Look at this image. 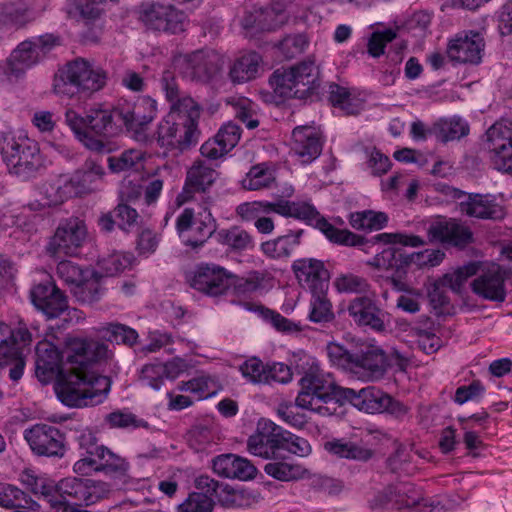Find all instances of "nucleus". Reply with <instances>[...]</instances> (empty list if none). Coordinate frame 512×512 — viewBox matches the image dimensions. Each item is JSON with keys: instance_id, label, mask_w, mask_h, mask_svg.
Returning a JSON list of instances; mask_svg holds the SVG:
<instances>
[{"instance_id": "1", "label": "nucleus", "mask_w": 512, "mask_h": 512, "mask_svg": "<svg viewBox=\"0 0 512 512\" xmlns=\"http://www.w3.org/2000/svg\"><path fill=\"white\" fill-rule=\"evenodd\" d=\"M63 355L71 367L55 385L58 399L68 407L100 404L107 397L111 379L91 370V364L112 357L105 343L80 338L66 340Z\"/></svg>"}, {"instance_id": "2", "label": "nucleus", "mask_w": 512, "mask_h": 512, "mask_svg": "<svg viewBox=\"0 0 512 512\" xmlns=\"http://www.w3.org/2000/svg\"><path fill=\"white\" fill-rule=\"evenodd\" d=\"M301 390L295 400L297 407L316 411L322 415H331L327 406L321 403L335 402L343 405L346 402L367 413H383L390 403V395L374 386L356 391L343 388L336 384L330 374L311 368L300 379Z\"/></svg>"}, {"instance_id": "3", "label": "nucleus", "mask_w": 512, "mask_h": 512, "mask_svg": "<svg viewBox=\"0 0 512 512\" xmlns=\"http://www.w3.org/2000/svg\"><path fill=\"white\" fill-rule=\"evenodd\" d=\"M327 355L333 365L362 381L381 379L388 367L385 352L374 346L361 345L348 349L337 343H329Z\"/></svg>"}, {"instance_id": "4", "label": "nucleus", "mask_w": 512, "mask_h": 512, "mask_svg": "<svg viewBox=\"0 0 512 512\" xmlns=\"http://www.w3.org/2000/svg\"><path fill=\"white\" fill-rule=\"evenodd\" d=\"M265 212H275L285 217H293L319 229L331 242L346 246H357L364 243L359 236L347 229H338L321 216L309 202L279 199L263 204Z\"/></svg>"}, {"instance_id": "5", "label": "nucleus", "mask_w": 512, "mask_h": 512, "mask_svg": "<svg viewBox=\"0 0 512 512\" xmlns=\"http://www.w3.org/2000/svg\"><path fill=\"white\" fill-rule=\"evenodd\" d=\"M199 110H171L160 121L157 127V142L161 147L184 151L198 142Z\"/></svg>"}, {"instance_id": "6", "label": "nucleus", "mask_w": 512, "mask_h": 512, "mask_svg": "<svg viewBox=\"0 0 512 512\" xmlns=\"http://www.w3.org/2000/svg\"><path fill=\"white\" fill-rule=\"evenodd\" d=\"M270 83L283 98L305 99L319 86V68L314 60L307 59L288 69L275 70Z\"/></svg>"}, {"instance_id": "7", "label": "nucleus", "mask_w": 512, "mask_h": 512, "mask_svg": "<svg viewBox=\"0 0 512 512\" xmlns=\"http://www.w3.org/2000/svg\"><path fill=\"white\" fill-rule=\"evenodd\" d=\"M106 72L94 66L84 58H77L69 62L61 71L60 83L55 87L62 93H69L67 86L76 91L96 92L102 89L106 83Z\"/></svg>"}, {"instance_id": "8", "label": "nucleus", "mask_w": 512, "mask_h": 512, "mask_svg": "<svg viewBox=\"0 0 512 512\" xmlns=\"http://www.w3.org/2000/svg\"><path fill=\"white\" fill-rule=\"evenodd\" d=\"M1 153L7 165L16 174H31L42 166L37 144L28 138L6 135L0 142Z\"/></svg>"}, {"instance_id": "9", "label": "nucleus", "mask_w": 512, "mask_h": 512, "mask_svg": "<svg viewBox=\"0 0 512 512\" xmlns=\"http://www.w3.org/2000/svg\"><path fill=\"white\" fill-rule=\"evenodd\" d=\"M194 216L193 209L185 208L177 217L176 229L186 246L197 249L202 247L213 235H216L217 222L208 206L204 207L203 212L198 213L196 219Z\"/></svg>"}, {"instance_id": "10", "label": "nucleus", "mask_w": 512, "mask_h": 512, "mask_svg": "<svg viewBox=\"0 0 512 512\" xmlns=\"http://www.w3.org/2000/svg\"><path fill=\"white\" fill-rule=\"evenodd\" d=\"M163 0L144 3L139 8V19L155 31L177 34L185 30L187 15L174 5Z\"/></svg>"}, {"instance_id": "11", "label": "nucleus", "mask_w": 512, "mask_h": 512, "mask_svg": "<svg viewBox=\"0 0 512 512\" xmlns=\"http://www.w3.org/2000/svg\"><path fill=\"white\" fill-rule=\"evenodd\" d=\"M59 44V38L45 34L21 42L8 59L7 73L19 77L28 68L43 60Z\"/></svg>"}, {"instance_id": "12", "label": "nucleus", "mask_w": 512, "mask_h": 512, "mask_svg": "<svg viewBox=\"0 0 512 512\" xmlns=\"http://www.w3.org/2000/svg\"><path fill=\"white\" fill-rule=\"evenodd\" d=\"M87 235V227L82 219L78 217L63 219L50 238L46 251L52 256L75 255L84 244Z\"/></svg>"}, {"instance_id": "13", "label": "nucleus", "mask_w": 512, "mask_h": 512, "mask_svg": "<svg viewBox=\"0 0 512 512\" xmlns=\"http://www.w3.org/2000/svg\"><path fill=\"white\" fill-rule=\"evenodd\" d=\"M449 195L457 200L459 211L471 218L500 220L505 216L504 208L492 194L466 193L457 188H449Z\"/></svg>"}, {"instance_id": "14", "label": "nucleus", "mask_w": 512, "mask_h": 512, "mask_svg": "<svg viewBox=\"0 0 512 512\" xmlns=\"http://www.w3.org/2000/svg\"><path fill=\"white\" fill-rule=\"evenodd\" d=\"M486 146L495 169L512 174V121L502 120L486 132Z\"/></svg>"}, {"instance_id": "15", "label": "nucleus", "mask_w": 512, "mask_h": 512, "mask_svg": "<svg viewBox=\"0 0 512 512\" xmlns=\"http://www.w3.org/2000/svg\"><path fill=\"white\" fill-rule=\"evenodd\" d=\"M24 438L37 456L62 458L65 455V434L53 425L35 424L24 431Z\"/></svg>"}, {"instance_id": "16", "label": "nucleus", "mask_w": 512, "mask_h": 512, "mask_svg": "<svg viewBox=\"0 0 512 512\" xmlns=\"http://www.w3.org/2000/svg\"><path fill=\"white\" fill-rule=\"evenodd\" d=\"M282 429L270 420H259L255 432L247 439V450L250 454L266 460L280 458L281 440H285Z\"/></svg>"}, {"instance_id": "17", "label": "nucleus", "mask_w": 512, "mask_h": 512, "mask_svg": "<svg viewBox=\"0 0 512 512\" xmlns=\"http://www.w3.org/2000/svg\"><path fill=\"white\" fill-rule=\"evenodd\" d=\"M190 286L211 297L225 294L233 283V274L214 263L197 265L188 279Z\"/></svg>"}, {"instance_id": "18", "label": "nucleus", "mask_w": 512, "mask_h": 512, "mask_svg": "<svg viewBox=\"0 0 512 512\" xmlns=\"http://www.w3.org/2000/svg\"><path fill=\"white\" fill-rule=\"evenodd\" d=\"M348 315L360 327H369L376 332L386 330L387 313L380 306L375 291L351 299L347 306Z\"/></svg>"}, {"instance_id": "19", "label": "nucleus", "mask_w": 512, "mask_h": 512, "mask_svg": "<svg viewBox=\"0 0 512 512\" xmlns=\"http://www.w3.org/2000/svg\"><path fill=\"white\" fill-rule=\"evenodd\" d=\"M122 131L125 129L136 135L145 131L156 116V101L142 97L134 104L123 103L116 106Z\"/></svg>"}, {"instance_id": "20", "label": "nucleus", "mask_w": 512, "mask_h": 512, "mask_svg": "<svg viewBox=\"0 0 512 512\" xmlns=\"http://www.w3.org/2000/svg\"><path fill=\"white\" fill-rule=\"evenodd\" d=\"M63 352L50 341H39L35 351V376L42 384L51 383L55 378L59 381L66 371L61 369Z\"/></svg>"}, {"instance_id": "21", "label": "nucleus", "mask_w": 512, "mask_h": 512, "mask_svg": "<svg viewBox=\"0 0 512 512\" xmlns=\"http://www.w3.org/2000/svg\"><path fill=\"white\" fill-rule=\"evenodd\" d=\"M218 177L217 171L204 161L198 160L188 169L185 185L182 192L177 196V202L181 205L194 198V193H200L205 204L210 197H204V193L212 186Z\"/></svg>"}, {"instance_id": "22", "label": "nucleus", "mask_w": 512, "mask_h": 512, "mask_svg": "<svg viewBox=\"0 0 512 512\" xmlns=\"http://www.w3.org/2000/svg\"><path fill=\"white\" fill-rule=\"evenodd\" d=\"M30 297L33 305L50 319L59 317L68 308L66 296L52 281L34 285Z\"/></svg>"}, {"instance_id": "23", "label": "nucleus", "mask_w": 512, "mask_h": 512, "mask_svg": "<svg viewBox=\"0 0 512 512\" xmlns=\"http://www.w3.org/2000/svg\"><path fill=\"white\" fill-rule=\"evenodd\" d=\"M186 73L192 79L209 82L216 79L223 66L220 54L213 50H197L185 58Z\"/></svg>"}, {"instance_id": "24", "label": "nucleus", "mask_w": 512, "mask_h": 512, "mask_svg": "<svg viewBox=\"0 0 512 512\" xmlns=\"http://www.w3.org/2000/svg\"><path fill=\"white\" fill-rule=\"evenodd\" d=\"M428 236L431 241L437 240L458 249H464L473 242L471 229L456 219L431 224Z\"/></svg>"}, {"instance_id": "25", "label": "nucleus", "mask_w": 512, "mask_h": 512, "mask_svg": "<svg viewBox=\"0 0 512 512\" xmlns=\"http://www.w3.org/2000/svg\"><path fill=\"white\" fill-rule=\"evenodd\" d=\"M471 288L477 296L485 300L503 302L506 298L505 275L496 264L483 270L472 281Z\"/></svg>"}, {"instance_id": "26", "label": "nucleus", "mask_w": 512, "mask_h": 512, "mask_svg": "<svg viewBox=\"0 0 512 512\" xmlns=\"http://www.w3.org/2000/svg\"><path fill=\"white\" fill-rule=\"evenodd\" d=\"M485 43L479 33L459 34L451 40L447 47V55L451 61L478 64L482 58Z\"/></svg>"}, {"instance_id": "27", "label": "nucleus", "mask_w": 512, "mask_h": 512, "mask_svg": "<svg viewBox=\"0 0 512 512\" xmlns=\"http://www.w3.org/2000/svg\"><path fill=\"white\" fill-rule=\"evenodd\" d=\"M323 142L320 133L311 126H298L292 132V151L303 164L318 158L322 152Z\"/></svg>"}, {"instance_id": "28", "label": "nucleus", "mask_w": 512, "mask_h": 512, "mask_svg": "<svg viewBox=\"0 0 512 512\" xmlns=\"http://www.w3.org/2000/svg\"><path fill=\"white\" fill-rule=\"evenodd\" d=\"M292 269L301 286L310 291L329 287L330 274L322 261L305 258L294 261Z\"/></svg>"}, {"instance_id": "29", "label": "nucleus", "mask_w": 512, "mask_h": 512, "mask_svg": "<svg viewBox=\"0 0 512 512\" xmlns=\"http://www.w3.org/2000/svg\"><path fill=\"white\" fill-rule=\"evenodd\" d=\"M241 136L240 127L232 122L224 124L214 136L200 148L201 155L210 160H216L233 149Z\"/></svg>"}, {"instance_id": "30", "label": "nucleus", "mask_w": 512, "mask_h": 512, "mask_svg": "<svg viewBox=\"0 0 512 512\" xmlns=\"http://www.w3.org/2000/svg\"><path fill=\"white\" fill-rule=\"evenodd\" d=\"M47 205L56 206L65 200L84 195L75 172L71 175H60L45 189Z\"/></svg>"}, {"instance_id": "31", "label": "nucleus", "mask_w": 512, "mask_h": 512, "mask_svg": "<svg viewBox=\"0 0 512 512\" xmlns=\"http://www.w3.org/2000/svg\"><path fill=\"white\" fill-rule=\"evenodd\" d=\"M160 83L166 99L171 103V110L184 112L192 110L200 111L199 105L191 97L184 95L181 91L178 80L172 71L165 70Z\"/></svg>"}, {"instance_id": "32", "label": "nucleus", "mask_w": 512, "mask_h": 512, "mask_svg": "<svg viewBox=\"0 0 512 512\" xmlns=\"http://www.w3.org/2000/svg\"><path fill=\"white\" fill-rule=\"evenodd\" d=\"M88 128L100 136L113 137L122 132L117 107L111 110L95 109L88 112Z\"/></svg>"}, {"instance_id": "33", "label": "nucleus", "mask_w": 512, "mask_h": 512, "mask_svg": "<svg viewBox=\"0 0 512 512\" xmlns=\"http://www.w3.org/2000/svg\"><path fill=\"white\" fill-rule=\"evenodd\" d=\"M262 58L257 52L238 57L230 66L228 77L233 84H243L256 78Z\"/></svg>"}, {"instance_id": "34", "label": "nucleus", "mask_w": 512, "mask_h": 512, "mask_svg": "<svg viewBox=\"0 0 512 512\" xmlns=\"http://www.w3.org/2000/svg\"><path fill=\"white\" fill-rule=\"evenodd\" d=\"M366 264L376 269H394L397 273L405 272L409 266V254L403 248L389 246L377 253Z\"/></svg>"}, {"instance_id": "35", "label": "nucleus", "mask_w": 512, "mask_h": 512, "mask_svg": "<svg viewBox=\"0 0 512 512\" xmlns=\"http://www.w3.org/2000/svg\"><path fill=\"white\" fill-rule=\"evenodd\" d=\"M303 230L289 231L273 240L261 244L262 252L270 258L289 257L293 250L300 244Z\"/></svg>"}, {"instance_id": "36", "label": "nucleus", "mask_w": 512, "mask_h": 512, "mask_svg": "<svg viewBox=\"0 0 512 512\" xmlns=\"http://www.w3.org/2000/svg\"><path fill=\"white\" fill-rule=\"evenodd\" d=\"M324 448L326 451L339 458L363 462L370 460L374 455L373 450L343 439L328 441L324 444Z\"/></svg>"}, {"instance_id": "37", "label": "nucleus", "mask_w": 512, "mask_h": 512, "mask_svg": "<svg viewBox=\"0 0 512 512\" xmlns=\"http://www.w3.org/2000/svg\"><path fill=\"white\" fill-rule=\"evenodd\" d=\"M24 366L25 361L20 347L10 339L0 344V367L8 369L12 381L16 382L22 377Z\"/></svg>"}, {"instance_id": "38", "label": "nucleus", "mask_w": 512, "mask_h": 512, "mask_svg": "<svg viewBox=\"0 0 512 512\" xmlns=\"http://www.w3.org/2000/svg\"><path fill=\"white\" fill-rule=\"evenodd\" d=\"M264 472L268 476L283 482L299 480L309 474L303 466L285 461L282 454L280 458L268 462L264 466Z\"/></svg>"}, {"instance_id": "39", "label": "nucleus", "mask_w": 512, "mask_h": 512, "mask_svg": "<svg viewBox=\"0 0 512 512\" xmlns=\"http://www.w3.org/2000/svg\"><path fill=\"white\" fill-rule=\"evenodd\" d=\"M0 506L20 510L38 511L40 505L22 490L8 483H0Z\"/></svg>"}, {"instance_id": "40", "label": "nucleus", "mask_w": 512, "mask_h": 512, "mask_svg": "<svg viewBox=\"0 0 512 512\" xmlns=\"http://www.w3.org/2000/svg\"><path fill=\"white\" fill-rule=\"evenodd\" d=\"M468 133V124L459 117L441 119L431 129V134L443 143L460 139Z\"/></svg>"}, {"instance_id": "41", "label": "nucleus", "mask_w": 512, "mask_h": 512, "mask_svg": "<svg viewBox=\"0 0 512 512\" xmlns=\"http://www.w3.org/2000/svg\"><path fill=\"white\" fill-rule=\"evenodd\" d=\"M258 30L270 31L280 27L287 19L285 4L273 2L265 7H257Z\"/></svg>"}, {"instance_id": "42", "label": "nucleus", "mask_w": 512, "mask_h": 512, "mask_svg": "<svg viewBox=\"0 0 512 512\" xmlns=\"http://www.w3.org/2000/svg\"><path fill=\"white\" fill-rule=\"evenodd\" d=\"M328 288L311 291L309 319L315 323H326L334 319L332 304L327 297Z\"/></svg>"}, {"instance_id": "43", "label": "nucleus", "mask_w": 512, "mask_h": 512, "mask_svg": "<svg viewBox=\"0 0 512 512\" xmlns=\"http://www.w3.org/2000/svg\"><path fill=\"white\" fill-rule=\"evenodd\" d=\"M215 238L218 243L228 246L234 251H243L253 247L252 236L246 230L238 226L218 231Z\"/></svg>"}, {"instance_id": "44", "label": "nucleus", "mask_w": 512, "mask_h": 512, "mask_svg": "<svg viewBox=\"0 0 512 512\" xmlns=\"http://www.w3.org/2000/svg\"><path fill=\"white\" fill-rule=\"evenodd\" d=\"M334 286L339 293L358 294L359 296L371 293V284L362 276L345 273L334 280Z\"/></svg>"}, {"instance_id": "45", "label": "nucleus", "mask_w": 512, "mask_h": 512, "mask_svg": "<svg viewBox=\"0 0 512 512\" xmlns=\"http://www.w3.org/2000/svg\"><path fill=\"white\" fill-rule=\"evenodd\" d=\"M86 479L67 477L57 483V494L65 501L71 500L75 504H85Z\"/></svg>"}, {"instance_id": "46", "label": "nucleus", "mask_w": 512, "mask_h": 512, "mask_svg": "<svg viewBox=\"0 0 512 512\" xmlns=\"http://www.w3.org/2000/svg\"><path fill=\"white\" fill-rule=\"evenodd\" d=\"M104 337L107 341L116 344H123L132 347L138 341V333L135 329L121 324V323H108L102 328Z\"/></svg>"}, {"instance_id": "47", "label": "nucleus", "mask_w": 512, "mask_h": 512, "mask_svg": "<svg viewBox=\"0 0 512 512\" xmlns=\"http://www.w3.org/2000/svg\"><path fill=\"white\" fill-rule=\"evenodd\" d=\"M350 225L355 229L379 230L386 226L388 217L384 212L365 210L352 213Z\"/></svg>"}, {"instance_id": "48", "label": "nucleus", "mask_w": 512, "mask_h": 512, "mask_svg": "<svg viewBox=\"0 0 512 512\" xmlns=\"http://www.w3.org/2000/svg\"><path fill=\"white\" fill-rule=\"evenodd\" d=\"M108 164L113 172L139 171L143 169V152L137 149L126 150L118 157H109Z\"/></svg>"}, {"instance_id": "49", "label": "nucleus", "mask_w": 512, "mask_h": 512, "mask_svg": "<svg viewBox=\"0 0 512 512\" xmlns=\"http://www.w3.org/2000/svg\"><path fill=\"white\" fill-rule=\"evenodd\" d=\"M479 269L478 263L470 262L456 269L453 273L445 274L440 283L443 287L450 288L455 293H461L464 283L468 278L477 274Z\"/></svg>"}, {"instance_id": "50", "label": "nucleus", "mask_w": 512, "mask_h": 512, "mask_svg": "<svg viewBox=\"0 0 512 512\" xmlns=\"http://www.w3.org/2000/svg\"><path fill=\"white\" fill-rule=\"evenodd\" d=\"M177 389L179 391H189L196 394L199 399H204L215 394L217 385L216 381L210 376L200 375L189 381L178 383Z\"/></svg>"}, {"instance_id": "51", "label": "nucleus", "mask_w": 512, "mask_h": 512, "mask_svg": "<svg viewBox=\"0 0 512 512\" xmlns=\"http://www.w3.org/2000/svg\"><path fill=\"white\" fill-rule=\"evenodd\" d=\"M73 296L83 304H93L100 300L104 289L98 279H85L71 288Z\"/></svg>"}, {"instance_id": "52", "label": "nucleus", "mask_w": 512, "mask_h": 512, "mask_svg": "<svg viewBox=\"0 0 512 512\" xmlns=\"http://www.w3.org/2000/svg\"><path fill=\"white\" fill-rule=\"evenodd\" d=\"M364 243H360L358 246L362 245H374L376 243H384V244H401L403 246H411V247H419L425 244L424 240L415 235H406L402 233H381L378 234L371 239H367L362 237Z\"/></svg>"}, {"instance_id": "53", "label": "nucleus", "mask_w": 512, "mask_h": 512, "mask_svg": "<svg viewBox=\"0 0 512 512\" xmlns=\"http://www.w3.org/2000/svg\"><path fill=\"white\" fill-rule=\"evenodd\" d=\"M268 364H264L259 358L251 357L242 363L239 370L242 376L253 384H267Z\"/></svg>"}, {"instance_id": "54", "label": "nucleus", "mask_w": 512, "mask_h": 512, "mask_svg": "<svg viewBox=\"0 0 512 512\" xmlns=\"http://www.w3.org/2000/svg\"><path fill=\"white\" fill-rule=\"evenodd\" d=\"M234 108L235 117L246 125L248 129H255L259 121L255 118L256 110L254 103L247 98H232L228 100Z\"/></svg>"}, {"instance_id": "55", "label": "nucleus", "mask_w": 512, "mask_h": 512, "mask_svg": "<svg viewBox=\"0 0 512 512\" xmlns=\"http://www.w3.org/2000/svg\"><path fill=\"white\" fill-rule=\"evenodd\" d=\"M133 256L125 253H113L99 261L106 276H115L132 265Z\"/></svg>"}, {"instance_id": "56", "label": "nucleus", "mask_w": 512, "mask_h": 512, "mask_svg": "<svg viewBox=\"0 0 512 512\" xmlns=\"http://www.w3.org/2000/svg\"><path fill=\"white\" fill-rule=\"evenodd\" d=\"M28 9L29 6L25 0L7 3L3 5L0 12V17L4 22H9L15 25H23L27 19Z\"/></svg>"}, {"instance_id": "57", "label": "nucleus", "mask_w": 512, "mask_h": 512, "mask_svg": "<svg viewBox=\"0 0 512 512\" xmlns=\"http://www.w3.org/2000/svg\"><path fill=\"white\" fill-rule=\"evenodd\" d=\"M273 181L274 177L269 170L254 166L243 180V186L248 190H260L270 187Z\"/></svg>"}, {"instance_id": "58", "label": "nucleus", "mask_w": 512, "mask_h": 512, "mask_svg": "<svg viewBox=\"0 0 512 512\" xmlns=\"http://www.w3.org/2000/svg\"><path fill=\"white\" fill-rule=\"evenodd\" d=\"M396 37V31L391 28L373 32L367 44L369 55L374 58L380 57L384 54L386 45L392 42Z\"/></svg>"}, {"instance_id": "59", "label": "nucleus", "mask_w": 512, "mask_h": 512, "mask_svg": "<svg viewBox=\"0 0 512 512\" xmlns=\"http://www.w3.org/2000/svg\"><path fill=\"white\" fill-rule=\"evenodd\" d=\"M97 458L99 461L100 471L125 473L128 470V462H126L124 458L114 454L112 451H110L104 446L102 447V449H100Z\"/></svg>"}, {"instance_id": "60", "label": "nucleus", "mask_w": 512, "mask_h": 512, "mask_svg": "<svg viewBox=\"0 0 512 512\" xmlns=\"http://www.w3.org/2000/svg\"><path fill=\"white\" fill-rule=\"evenodd\" d=\"M308 46V39L304 34L288 35L279 43V50L287 59H292L303 53Z\"/></svg>"}, {"instance_id": "61", "label": "nucleus", "mask_w": 512, "mask_h": 512, "mask_svg": "<svg viewBox=\"0 0 512 512\" xmlns=\"http://www.w3.org/2000/svg\"><path fill=\"white\" fill-rule=\"evenodd\" d=\"M282 433L285 434V440H281V453L286 451L304 457L311 452V446L306 439L296 436L284 429H282Z\"/></svg>"}, {"instance_id": "62", "label": "nucleus", "mask_w": 512, "mask_h": 512, "mask_svg": "<svg viewBox=\"0 0 512 512\" xmlns=\"http://www.w3.org/2000/svg\"><path fill=\"white\" fill-rule=\"evenodd\" d=\"M214 500L204 493L193 492L179 506L180 512H211Z\"/></svg>"}, {"instance_id": "63", "label": "nucleus", "mask_w": 512, "mask_h": 512, "mask_svg": "<svg viewBox=\"0 0 512 512\" xmlns=\"http://www.w3.org/2000/svg\"><path fill=\"white\" fill-rule=\"evenodd\" d=\"M56 273L71 288L80 283L84 278L83 270L71 261H60L57 265Z\"/></svg>"}, {"instance_id": "64", "label": "nucleus", "mask_w": 512, "mask_h": 512, "mask_svg": "<svg viewBox=\"0 0 512 512\" xmlns=\"http://www.w3.org/2000/svg\"><path fill=\"white\" fill-rule=\"evenodd\" d=\"M140 379L145 385L154 390H159L165 380L162 363L145 365L141 370Z\"/></svg>"}]
</instances>
